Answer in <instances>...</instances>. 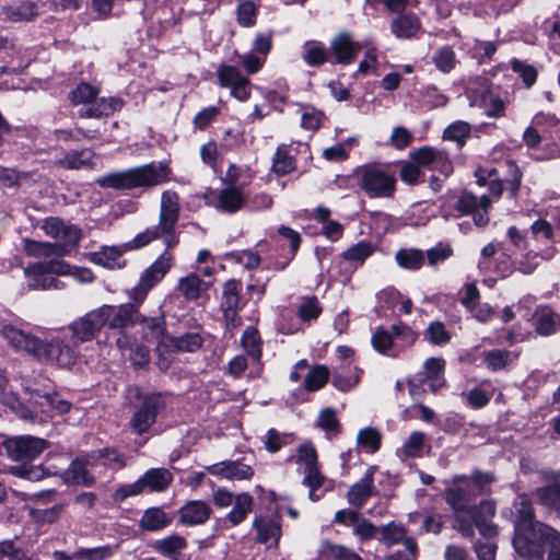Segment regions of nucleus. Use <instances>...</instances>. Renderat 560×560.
<instances>
[{
	"instance_id": "57",
	"label": "nucleus",
	"mask_w": 560,
	"mask_h": 560,
	"mask_svg": "<svg viewBox=\"0 0 560 560\" xmlns=\"http://www.w3.org/2000/svg\"><path fill=\"white\" fill-rule=\"evenodd\" d=\"M237 23L243 27H252L256 23L257 7L253 1L245 0L236 8Z\"/></svg>"
},
{
	"instance_id": "58",
	"label": "nucleus",
	"mask_w": 560,
	"mask_h": 560,
	"mask_svg": "<svg viewBox=\"0 0 560 560\" xmlns=\"http://www.w3.org/2000/svg\"><path fill=\"white\" fill-rule=\"evenodd\" d=\"M440 149L432 147H422L410 154L412 161L417 162L420 167L433 171Z\"/></svg>"
},
{
	"instance_id": "61",
	"label": "nucleus",
	"mask_w": 560,
	"mask_h": 560,
	"mask_svg": "<svg viewBox=\"0 0 560 560\" xmlns=\"http://www.w3.org/2000/svg\"><path fill=\"white\" fill-rule=\"evenodd\" d=\"M317 425L326 432L328 438L336 435L339 431V421L335 410L331 408L322 410L318 415Z\"/></svg>"
},
{
	"instance_id": "46",
	"label": "nucleus",
	"mask_w": 560,
	"mask_h": 560,
	"mask_svg": "<svg viewBox=\"0 0 560 560\" xmlns=\"http://www.w3.org/2000/svg\"><path fill=\"white\" fill-rule=\"evenodd\" d=\"M93 159V152L90 149L72 151L65 154L58 161V164L67 170H80L90 166Z\"/></svg>"
},
{
	"instance_id": "13",
	"label": "nucleus",
	"mask_w": 560,
	"mask_h": 560,
	"mask_svg": "<svg viewBox=\"0 0 560 560\" xmlns=\"http://www.w3.org/2000/svg\"><path fill=\"white\" fill-rule=\"evenodd\" d=\"M466 96L471 107L483 108L487 116L500 117L503 115L505 103L492 93L486 79L477 78L469 82Z\"/></svg>"
},
{
	"instance_id": "16",
	"label": "nucleus",
	"mask_w": 560,
	"mask_h": 560,
	"mask_svg": "<svg viewBox=\"0 0 560 560\" xmlns=\"http://www.w3.org/2000/svg\"><path fill=\"white\" fill-rule=\"evenodd\" d=\"M104 326L103 314L101 308L97 307L72 322L68 327V332L72 343L78 347L80 343L96 338Z\"/></svg>"
},
{
	"instance_id": "54",
	"label": "nucleus",
	"mask_w": 560,
	"mask_h": 560,
	"mask_svg": "<svg viewBox=\"0 0 560 560\" xmlns=\"http://www.w3.org/2000/svg\"><path fill=\"white\" fill-rule=\"evenodd\" d=\"M329 370L325 365H315L305 377V388L308 392L320 389L328 381Z\"/></svg>"
},
{
	"instance_id": "21",
	"label": "nucleus",
	"mask_w": 560,
	"mask_h": 560,
	"mask_svg": "<svg viewBox=\"0 0 560 560\" xmlns=\"http://www.w3.org/2000/svg\"><path fill=\"white\" fill-rule=\"evenodd\" d=\"M42 229L48 236L57 241L54 245L65 246L67 253L81 238V232L75 225L66 223L59 218L50 217L45 219Z\"/></svg>"
},
{
	"instance_id": "41",
	"label": "nucleus",
	"mask_w": 560,
	"mask_h": 560,
	"mask_svg": "<svg viewBox=\"0 0 560 560\" xmlns=\"http://www.w3.org/2000/svg\"><path fill=\"white\" fill-rule=\"evenodd\" d=\"M553 254L555 249L552 247L541 252L530 249L516 261V269L522 273H532L539 265L540 259H550Z\"/></svg>"
},
{
	"instance_id": "59",
	"label": "nucleus",
	"mask_w": 560,
	"mask_h": 560,
	"mask_svg": "<svg viewBox=\"0 0 560 560\" xmlns=\"http://www.w3.org/2000/svg\"><path fill=\"white\" fill-rule=\"evenodd\" d=\"M301 110L302 128L315 131L322 126L324 114L320 110L312 106H303Z\"/></svg>"
},
{
	"instance_id": "2",
	"label": "nucleus",
	"mask_w": 560,
	"mask_h": 560,
	"mask_svg": "<svg viewBox=\"0 0 560 560\" xmlns=\"http://www.w3.org/2000/svg\"><path fill=\"white\" fill-rule=\"evenodd\" d=\"M0 335L16 351H22L37 361L57 366H72L79 355L75 343L68 332H60L50 339L42 340L11 324L0 327Z\"/></svg>"
},
{
	"instance_id": "4",
	"label": "nucleus",
	"mask_w": 560,
	"mask_h": 560,
	"mask_svg": "<svg viewBox=\"0 0 560 560\" xmlns=\"http://www.w3.org/2000/svg\"><path fill=\"white\" fill-rule=\"evenodd\" d=\"M180 212L179 196L174 190H164L161 195L159 223L135 236V246H147L152 241L163 240L166 248L178 243L176 224Z\"/></svg>"
},
{
	"instance_id": "31",
	"label": "nucleus",
	"mask_w": 560,
	"mask_h": 560,
	"mask_svg": "<svg viewBox=\"0 0 560 560\" xmlns=\"http://www.w3.org/2000/svg\"><path fill=\"white\" fill-rule=\"evenodd\" d=\"M23 249L30 257H61L67 254L65 246L54 245L48 242H37L30 238L22 241Z\"/></svg>"
},
{
	"instance_id": "42",
	"label": "nucleus",
	"mask_w": 560,
	"mask_h": 560,
	"mask_svg": "<svg viewBox=\"0 0 560 560\" xmlns=\"http://www.w3.org/2000/svg\"><path fill=\"white\" fill-rule=\"evenodd\" d=\"M170 522L171 520L162 509L150 508L144 511L140 520V527L145 530L155 532L166 527Z\"/></svg>"
},
{
	"instance_id": "15",
	"label": "nucleus",
	"mask_w": 560,
	"mask_h": 560,
	"mask_svg": "<svg viewBox=\"0 0 560 560\" xmlns=\"http://www.w3.org/2000/svg\"><path fill=\"white\" fill-rule=\"evenodd\" d=\"M141 304L130 300L120 305L104 304L100 306L105 326L112 329H124L137 325L139 319H142V314L139 312Z\"/></svg>"
},
{
	"instance_id": "22",
	"label": "nucleus",
	"mask_w": 560,
	"mask_h": 560,
	"mask_svg": "<svg viewBox=\"0 0 560 560\" xmlns=\"http://www.w3.org/2000/svg\"><path fill=\"white\" fill-rule=\"evenodd\" d=\"M142 246H135V237L119 246H103L96 252L89 254V260L95 265L108 269H122L126 266V260L122 255L132 249H139Z\"/></svg>"
},
{
	"instance_id": "38",
	"label": "nucleus",
	"mask_w": 560,
	"mask_h": 560,
	"mask_svg": "<svg viewBox=\"0 0 560 560\" xmlns=\"http://www.w3.org/2000/svg\"><path fill=\"white\" fill-rule=\"evenodd\" d=\"M202 345V338L197 332H186L177 337H167L166 346L179 352H195Z\"/></svg>"
},
{
	"instance_id": "11",
	"label": "nucleus",
	"mask_w": 560,
	"mask_h": 560,
	"mask_svg": "<svg viewBox=\"0 0 560 560\" xmlns=\"http://www.w3.org/2000/svg\"><path fill=\"white\" fill-rule=\"evenodd\" d=\"M46 447L44 439L33 435L5 436L0 442V455L14 462H28L39 456Z\"/></svg>"
},
{
	"instance_id": "45",
	"label": "nucleus",
	"mask_w": 560,
	"mask_h": 560,
	"mask_svg": "<svg viewBox=\"0 0 560 560\" xmlns=\"http://www.w3.org/2000/svg\"><path fill=\"white\" fill-rule=\"evenodd\" d=\"M395 260L404 269L417 270L424 262V253L418 248H402L396 253Z\"/></svg>"
},
{
	"instance_id": "56",
	"label": "nucleus",
	"mask_w": 560,
	"mask_h": 560,
	"mask_svg": "<svg viewBox=\"0 0 560 560\" xmlns=\"http://www.w3.org/2000/svg\"><path fill=\"white\" fill-rule=\"evenodd\" d=\"M381 433L371 427L364 428L359 431L357 442L359 446L365 448L370 453H375L381 446Z\"/></svg>"
},
{
	"instance_id": "29",
	"label": "nucleus",
	"mask_w": 560,
	"mask_h": 560,
	"mask_svg": "<svg viewBox=\"0 0 560 560\" xmlns=\"http://www.w3.org/2000/svg\"><path fill=\"white\" fill-rule=\"evenodd\" d=\"M429 450L430 445L427 435L423 432L413 431L402 442L401 446L397 448L396 454L401 460H406L421 457Z\"/></svg>"
},
{
	"instance_id": "35",
	"label": "nucleus",
	"mask_w": 560,
	"mask_h": 560,
	"mask_svg": "<svg viewBox=\"0 0 560 560\" xmlns=\"http://www.w3.org/2000/svg\"><path fill=\"white\" fill-rule=\"evenodd\" d=\"M240 303V283L236 280L225 282L222 292L221 307L228 320H233Z\"/></svg>"
},
{
	"instance_id": "47",
	"label": "nucleus",
	"mask_w": 560,
	"mask_h": 560,
	"mask_svg": "<svg viewBox=\"0 0 560 560\" xmlns=\"http://www.w3.org/2000/svg\"><path fill=\"white\" fill-rule=\"evenodd\" d=\"M241 341L252 361L259 363L261 358V341L257 329L247 327L242 335Z\"/></svg>"
},
{
	"instance_id": "37",
	"label": "nucleus",
	"mask_w": 560,
	"mask_h": 560,
	"mask_svg": "<svg viewBox=\"0 0 560 560\" xmlns=\"http://www.w3.org/2000/svg\"><path fill=\"white\" fill-rule=\"evenodd\" d=\"M253 509V497L246 492L238 493L226 518L232 525L241 524Z\"/></svg>"
},
{
	"instance_id": "24",
	"label": "nucleus",
	"mask_w": 560,
	"mask_h": 560,
	"mask_svg": "<svg viewBox=\"0 0 560 560\" xmlns=\"http://www.w3.org/2000/svg\"><path fill=\"white\" fill-rule=\"evenodd\" d=\"M1 15L13 23L30 22L38 15V7L32 0L13 1L2 7Z\"/></svg>"
},
{
	"instance_id": "30",
	"label": "nucleus",
	"mask_w": 560,
	"mask_h": 560,
	"mask_svg": "<svg viewBox=\"0 0 560 560\" xmlns=\"http://www.w3.org/2000/svg\"><path fill=\"white\" fill-rule=\"evenodd\" d=\"M210 514L209 504L201 500L189 501L179 509L180 522L190 526L203 524Z\"/></svg>"
},
{
	"instance_id": "17",
	"label": "nucleus",
	"mask_w": 560,
	"mask_h": 560,
	"mask_svg": "<svg viewBox=\"0 0 560 560\" xmlns=\"http://www.w3.org/2000/svg\"><path fill=\"white\" fill-rule=\"evenodd\" d=\"M218 83L230 90V95L240 102H246L252 94V84L241 70L231 65H220L217 69Z\"/></svg>"
},
{
	"instance_id": "50",
	"label": "nucleus",
	"mask_w": 560,
	"mask_h": 560,
	"mask_svg": "<svg viewBox=\"0 0 560 560\" xmlns=\"http://www.w3.org/2000/svg\"><path fill=\"white\" fill-rule=\"evenodd\" d=\"M375 252V246L366 241L359 242L342 253V257L355 265H362Z\"/></svg>"
},
{
	"instance_id": "5",
	"label": "nucleus",
	"mask_w": 560,
	"mask_h": 560,
	"mask_svg": "<svg viewBox=\"0 0 560 560\" xmlns=\"http://www.w3.org/2000/svg\"><path fill=\"white\" fill-rule=\"evenodd\" d=\"M171 170L166 163H150L122 172H114L95 179L102 188L133 189L151 187L168 182Z\"/></svg>"
},
{
	"instance_id": "28",
	"label": "nucleus",
	"mask_w": 560,
	"mask_h": 560,
	"mask_svg": "<svg viewBox=\"0 0 560 560\" xmlns=\"http://www.w3.org/2000/svg\"><path fill=\"white\" fill-rule=\"evenodd\" d=\"M374 472L375 468L370 467L364 477L349 489L347 497L351 505L361 508L373 495L375 491Z\"/></svg>"
},
{
	"instance_id": "8",
	"label": "nucleus",
	"mask_w": 560,
	"mask_h": 560,
	"mask_svg": "<svg viewBox=\"0 0 560 560\" xmlns=\"http://www.w3.org/2000/svg\"><path fill=\"white\" fill-rule=\"evenodd\" d=\"M417 339V334L402 323L394 324L387 330L383 327L376 328L372 335L373 348L388 357H397L398 353L412 345Z\"/></svg>"
},
{
	"instance_id": "1",
	"label": "nucleus",
	"mask_w": 560,
	"mask_h": 560,
	"mask_svg": "<svg viewBox=\"0 0 560 560\" xmlns=\"http://www.w3.org/2000/svg\"><path fill=\"white\" fill-rule=\"evenodd\" d=\"M513 547L516 553L527 560H560V533L547 524L535 521L534 510L527 494H520L514 501Z\"/></svg>"
},
{
	"instance_id": "26",
	"label": "nucleus",
	"mask_w": 560,
	"mask_h": 560,
	"mask_svg": "<svg viewBox=\"0 0 560 560\" xmlns=\"http://www.w3.org/2000/svg\"><path fill=\"white\" fill-rule=\"evenodd\" d=\"M421 22L412 12L399 13L390 21V32L397 39H410L420 32Z\"/></svg>"
},
{
	"instance_id": "33",
	"label": "nucleus",
	"mask_w": 560,
	"mask_h": 560,
	"mask_svg": "<svg viewBox=\"0 0 560 560\" xmlns=\"http://www.w3.org/2000/svg\"><path fill=\"white\" fill-rule=\"evenodd\" d=\"M254 527L257 529V541L269 547L276 546L281 536L279 523L272 518H256Z\"/></svg>"
},
{
	"instance_id": "49",
	"label": "nucleus",
	"mask_w": 560,
	"mask_h": 560,
	"mask_svg": "<svg viewBox=\"0 0 560 560\" xmlns=\"http://www.w3.org/2000/svg\"><path fill=\"white\" fill-rule=\"evenodd\" d=\"M536 498L540 504L560 514V482L538 488Z\"/></svg>"
},
{
	"instance_id": "14",
	"label": "nucleus",
	"mask_w": 560,
	"mask_h": 560,
	"mask_svg": "<svg viewBox=\"0 0 560 560\" xmlns=\"http://www.w3.org/2000/svg\"><path fill=\"white\" fill-rule=\"evenodd\" d=\"M296 464L304 466L305 477L303 485L310 488L308 498L316 502L320 495L316 491L324 485L325 477L318 470V457L312 443H304L298 447Z\"/></svg>"
},
{
	"instance_id": "12",
	"label": "nucleus",
	"mask_w": 560,
	"mask_h": 560,
	"mask_svg": "<svg viewBox=\"0 0 560 560\" xmlns=\"http://www.w3.org/2000/svg\"><path fill=\"white\" fill-rule=\"evenodd\" d=\"M360 186L370 198H390L396 190V178L384 168L365 166L360 173Z\"/></svg>"
},
{
	"instance_id": "36",
	"label": "nucleus",
	"mask_w": 560,
	"mask_h": 560,
	"mask_svg": "<svg viewBox=\"0 0 560 560\" xmlns=\"http://www.w3.org/2000/svg\"><path fill=\"white\" fill-rule=\"evenodd\" d=\"M187 541L179 535H171L156 541L155 549L161 555L173 560H183L182 551L186 549Z\"/></svg>"
},
{
	"instance_id": "32",
	"label": "nucleus",
	"mask_w": 560,
	"mask_h": 560,
	"mask_svg": "<svg viewBox=\"0 0 560 560\" xmlns=\"http://www.w3.org/2000/svg\"><path fill=\"white\" fill-rule=\"evenodd\" d=\"M443 372L444 360L440 358H429L424 362V372L421 382L428 385L432 392H438L444 385Z\"/></svg>"
},
{
	"instance_id": "52",
	"label": "nucleus",
	"mask_w": 560,
	"mask_h": 560,
	"mask_svg": "<svg viewBox=\"0 0 560 560\" xmlns=\"http://www.w3.org/2000/svg\"><path fill=\"white\" fill-rule=\"evenodd\" d=\"M536 330L541 336H549L560 331V316L551 312L542 311L537 316Z\"/></svg>"
},
{
	"instance_id": "64",
	"label": "nucleus",
	"mask_w": 560,
	"mask_h": 560,
	"mask_svg": "<svg viewBox=\"0 0 560 560\" xmlns=\"http://www.w3.org/2000/svg\"><path fill=\"white\" fill-rule=\"evenodd\" d=\"M404 550H397L388 555L385 560H417L418 545L413 538L404 540Z\"/></svg>"
},
{
	"instance_id": "44",
	"label": "nucleus",
	"mask_w": 560,
	"mask_h": 560,
	"mask_svg": "<svg viewBox=\"0 0 560 560\" xmlns=\"http://www.w3.org/2000/svg\"><path fill=\"white\" fill-rule=\"evenodd\" d=\"M378 533L381 537L378 540L383 542L386 547H392L399 542L404 544L408 537L406 536L407 530L402 524L399 523H388L386 525H382L378 527Z\"/></svg>"
},
{
	"instance_id": "20",
	"label": "nucleus",
	"mask_w": 560,
	"mask_h": 560,
	"mask_svg": "<svg viewBox=\"0 0 560 560\" xmlns=\"http://www.w3.org/2000/svg\"><path fill=\"white\" fill-rule=\"evenodd\" d=\"M206 198L210 206L225 213H235L245 205L243 188L237 185H226L220 190L210 191Z\"/></svg>"
},
{
	"instance_id": "34",
	"label": "nucleus",
	"mask_w": 560,
	"mask_h": 560,
	"mask_svg": "<svg viewBox=\"0 0 560 560\" xmlns=\"http://www.w3.org/2000/svg\"><path fill=\"white\" fill-rule=\"evenodd\" d=\"M209 287V282L201 280L196 273H189L178 280L176 289L185 299L198 300Z\"/></svg>"
},
{
	"instance_id": "10",
	"label": "nucleus",
	"mask_w": 560,
	"mask_h": 560,
	"mask_svg": "<svg viewBox=\"0 0 560 560\" xmlns=\"http://www.w3.org/2000/svg\"><path fill=\"white\" fill-rule=\"evenodd\" d=\"M70 266L63 260L52 259L34 262L24 268L27 287L31 290L59 289V281L54 276H65Z\"/></svg>"
},
{
	"instance_id": "48",
	"label": "nucleus",
	"mask_w": 560,
	"mask_h": 560,
	"mask_svg": "<svg viewBox=\"0 0 560 560\" xmlns=\"http://www.w3.org/2000/svg\"><path fill=\"white\" fill-rule=\"evenodd\" d=\"M431 59L436 69L443 73H450L457 63L454 49L447 45L438 48Z\"/></svg>"
},
{
	"instance_id": "9",
	"label": "nucleus",
	"mask_w": 560,
	"mask_h": 560,
	"mask_svg": "<svg viewBox=\"0 0 560 560\" xmlns=\"http://www.w3.org/2000/svg\"><path fill=\"white\" fill-rule=\"evenodd\" d=\"M173 481V474L166 468H151L132 483L120 486L114 492V500L122 502L129 497L141 494L143 491L164 492Z\"/></svg>"
},
{
	"instance_id": "7",
	"label": "nucleus",
	"mask_w": 560,
	"mask_h": 560,
	"mask_svg": "<svg viewBox=\"0 0 560 560\" xmlns=\"http://www.w3.org/2000/svg\"><path fill=\"white\" fill-rule=\"evenodd\" d=\"M174 258L166 249L148 268H145L136 285L128 289L126 294L129 300L143 303L149 292L156 287L167 275L173 266Z\"/></svg>"
},
{
	"instance_id": "23",
	"label": "nucleus",
	"mask_w": 560,
	"mask_h": 560,
	"mask_svg": "<svg viewBox=\"0 0 560 560\" xmlns=\"http://www.w3.org/2000/svg\"><path fill=\"white\" fill-rule=\"evenodd\" d=\"M206 470L213 475L229 480H248L253 477L254 470L249 465L238 460H224L206 467Z\"/></svg>"
},
{
	"instance_id": "51",
	"label": "nucleus",
	"mask_w": 560,
	"mask_h": 560,
	"mask_svg": "<svg viewBox=\"0 0 560 560\" xmlns=\"http://www.w3.org/2000/svg\"><path fill=\"white\" fill-rule=\"evenodd\" d=\"M294 168L295 161L294 158L289 153V147L284 144L278 147L272 163L273 172L278 175H285L292 172Z\"/></svg>"
},
{
	"instance_id": "40",
	"label": "nucleus",
	"mask_w": 560,
	"mask_h": 560,
	"mask_svg": "<svg viewBox=\"0 0 560 560\" xmlns=\"http://www.w3.org/2000/svg\"><path fill=\"white\" fill-rule=\"evenodd\" d=\"M545 122H549L553 126L558 124V119L551 114H537L533 119L534 126L527 127L523 135V139L528 147L537 148L540 144L541 137L536 127H542Z\"/></svg>"
},
{
	"instance_id": "6",
	"label": "nucleus",
	"mask_w": 560,
	"mask_h": 560,
	"mask_svg": "<svg viewBox=\"0 0 560 560\" xmlns=\"http://www.w3.org/2000/svg\"><path fill=\"white\" fill-rule=\"evenodd\" d=\"M98 90L89 83H80L70 93V100L72 104H83L84 107L78 112L81 118H101L103 116H109L115 110L121 107V102L118 98H97Z\"/></svg>"
},
{
	"instance_id": "19",
	"label": "nucleus",
	"mask_w": 560,
	"mask_h": 560,
	"mask_svg": "<svg viewBox=\"0 0 560 560\" xmlns=\"http://www.w3.org/2000/svg\"><path fill=\"white\" fill-rule=\"evenodd\" d=\"M478 495V490L474 488L466 476H456L454 486L445 492L446 502L455 512H468Z\"/></svg>"
},
{
	"instance_id": "63",
	"label": "nucleus",
	"mask_w": 560,
	"mask_h": 560,
	"mask_svg": "<svg viewBox=\"0 0 560 560\" xmlns=\"http://www.w3.org/2000/svg\"><path fill=\"white\" fill-rule=\"evenodd\" d=\"M114 549L110 546H102L96 548H82L75 553V557L79 560H105L112 557Z\"/></svg>"
},
{
	"instance_id": "62",
	"label": "nucleus",
	"mask_w": 560,
	"mask_h": 560,
	"mask_svg": "<svg viewBox=\"0 0 560 560\" xmlns=\"http://www.w3.org/2000/svg\"><path fill=\"white\" fill-rule=\"evenodd\" d=\"M425 337L433 345H445L450 341L451 335L441 322L431 323L425 329Z\"/></svg>"
},
{
	"instance_id": "3",
	"label": "nucleus",
	"mask_w": 560,
	"mask_h": 560,
	"mask_svg": "<svg viewBox=\"0 0 560 560\" xmlns=\"http://www.w3.org/2000/svg\"><path fill=\"white\" fill-rule=\"evenodd\" d=\"M24 392L30 395V404L20 401L14 393L3 395V405L9 407L21 419L33 423H44L52 417V411L59 415L70 410L71 404L61 399L57 394H42L38 389L24 386Z\"/></svg>"
},
{
	"instance_id": "18",
	"label": "nucleus",
	"mask_w": 560,
	"mask_h": 560,
	"mask_svg": "<svg viewBox=\"0 0 560 560\" xmlns=\"http://www.w3.org/2000/svg\"><path fill=\"white\" fill-rule=\"evenodd\" d=\"M163 407V401L159 395L152 394L144 396L141 405L130 419L132 431L137 434L148 432L156 421L158 413Z\"/></svg>"
},
{
	"instance_id": "53",
	"label": "nucleus",
	"mask_w": 560,
	"mask_h": 560,
	"mask_svg": "<svg viewBox=\"0 0 560 560\" xmlns=\"http://www.w3.org/2000/svg\"><path fill=\"white\" fill-rule=\"evenodd\" d=\"M471 126L467 121L457 120L452 122L443 132V138L455 141L463 145L470 136Z\"/></svg>"
},
{
	"instance_id": "43",
	"label": "nucleus",
	"mask_w": 560,
	"mask_h": 560,
	"mask_svg": "<svg viewBox=\"0 0 560 560\" xmlns=\"http://www.w3.org/2000/svg\"><path fill=\"white\" fill-rule=\"evenodd\" d=\"M63 477L67 482L75 485L91 486L94 482L93 477L86 469V463L80 458L70 464L69 468L63 472Z\"/></svg>"
},
{
	"instance_id": "39",
	"label": "nucleus",
	"mask_w": 560,
	"mask_h": 560,
	"mask_svg": "<svg viewBox=\"0 0 560 560\" xmlns=\"http://www.w3.org/2000/svg\"><path fill=\"white\" fill-rule=\"evenodd\" d=\"M302 59L310 67H318L327 61L328 51L320 42L307 40L303 45Z\"/></svg>"
},
{
	"instance_id": "25",
	"label": "nucleus",
	"mask_w": 560,
	"mask_h": 560,
	"mask_svg": "<svg viewBox=\"0 0 560 560\" xmlns=\"http://www.w3.org/2000/svg\"><path fill=\"white\" fill-rule=\"evenodd\" d=\"M467 513L475 517L476 526L482 536L493 537L497 535V526L491 523V518L495 514L494 503L482 501L478 506L472 505Z\"/></svg>"
},
{
	"instance_id": "27",
	"label": "nucleus",
	"mask_w": 560,
	"mask_h": 560,
	"mask_svg": "<svg viewBox=\"0 0 560 560\" xmlns=\"http://www.w3.org/2000/svg\"><path fill=\"white\" fill-rule=\"evenodd\" d=\"M330 49L338 63H350L361 49L360 44L352 40L349 33H340L330 45Z\"/></svg>"
},
{
	"instance_id": "60",
	"label": "nucleus",
	"mask_w": 560,
	"mask_h": 560,
	"mask_svg": "<svg viewBox=\"0 0 560 560\" xmlns=\"http://www.w3.org/2000/svg\"><path fill=\"white\" fill-rule=\"evenodd\" d=\"M511 68L522 78L526 88H530L535 84L537 80V70L533 65H529L520 59H513L511 61Z\"/></svg>"
},
{
	"instance_id": "55",
	"label": "nucleus",
	"mask_w": 560,
	"mask_h": 560,
	"mask_svg": "<svg viewBox=\"0 0 560 560\" xmlns=\"http://www.w3.org/2000/svg\"><path fill=\"white\" fill-rule=\"evenodd\" d=\"M480 206L490 207V199L485 195L478 198L470 192H463L455 207L459 212L468 214Z\"/></svg>"
}]
</instances>
